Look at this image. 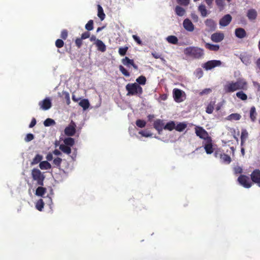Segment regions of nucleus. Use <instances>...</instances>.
Instances as JSON below:
<instances>
[{
  "mask_svg": "<svg viewBox=\"0 0 260 260\" xmlns=\"http://www.w3.org/2000/svg\"><path fill=\"white\" fill-rule=\"evenodd\" d=\"M248 83L243 78L239 79L236 81H228L223 85V90L226 93H232L237 90H246Z\"/></svg>",
  "mask_w": 260,
  "mask_h": 260,
  "instance_id": "obj_1",
  "label": "nucleus"
},
{
  "mask_svg": "<svg viewBox=\"0 0 260 260\" xmlns=\"http://www.w3.org/2000/svg\"><path fill=\"white\" fill-rule=\"evenodd\" d=\"M127 91L126 95H140L143 92L142 88L137 83H128L125 86Z\"/></svg>",
  "mask_w": 260,
  "mask_h": 260,
  "instance_id": "obj_2",
  "label": "nucleus"
},
{
  "mask_svg": "<svg viewBox=\"0 0 260 260\" xmlns=\"http://www.w3.org/2000/svg\"><path fill=\"white\" fill-rule=\"evenodd\" d=\"M184 53L185 55L194 58H200L203 56L204 50L197 47H189L185 49Z\"/></svg>",
  "mask_w": 260,
  "mask_h": 260,
  "instance_id": "obj_3",
  "label": "nucleus"
},
{
  "mask_svg": "<svg viewBox=\"0 0 260 260\" xmlns=\"http://www.w3.org/2000/svg\"><path fill=\"white\" fill-rule=\"evenodd\" d=\"M31 175L32 179L37 181L39 185H43V182L45 179V176L38 169H33L31 170Z\"/></svg>",
  "mask_w": 260,
  "mask_h": 260,
  "instance_id": "obj_4",
  "label": "nucleus"
},
{
  "mask_svg": "<svg viewBox=\"0 0 260 260\" xmlns=\"http://www.w3.org/2000/svg\"><path fill=\"white\" fill-rule=\"evenodd\" d=\"M173 95L174 100L177 103L182 102L185 99V92L178 88H175L173 89Z\"/></svg>",
  "mask_w": 260,
  "mask_h": 260,
  "instance_id": "obj_5",
  "label": "nucleus"
},
{
  "mask_svg": "<svg viewBox=\"0 0 260 260\" xmlns=\"http://www.w3.org/2000/svg\"><path fill=\"white\" fill-rule=\"evenodd\" d=\"M196 134L197 136L207 142H210L211 138L209 137L208 133L202 127L197 126L195 128Z\"/></svg>",
  "mask_w": 260,
  "mask_h": 260,
  "instance_id": "obj_6",
  "label": "nucleus"
},
{
  "mask_svg": "<svg viewBox=\"0 0 260 260\" xmlns=\"http://www.w3.org/2000/svg\"><path fill=\"white\" fill-rule=\"evenodd\" d=\"M40 109L46 111L50 109L52 107V101L49 97H47L44 100L40 101L38 104Z\"/></svg>",
  "mask_w": 260,
  "mask_h": 260,
  "instance_id": "obj_7",
  "label": "nucleus"
},
{
  "mask_svg": "<svg viewBox=\"0 0 260 260\" xmlns=\"http://www.w3.org/2000/svg\"><path fill=\"white\" fill-rule=\"evenodd\" d=\"M221 64V62L220 60H210L206 62L204 64L203 67L206 70H210L212 69L213 68L219 67Z\"/></svg>",
  "mask_w": 260,
  "mask_h": 260,
  "instance_id": "obj_8",
  "label": "nucleus"
},
{
  "mask_svg": "<svg viewBox=\"0 0 260 260\" xmlns=\"http://www.w3.org/2000/svg\"><path fill=\"white\" fill-rule=\"evenodd\" d=\"M76 124L71 121L70 124L64 129V134L68 136H73L76 133Z\"/></svg>",
  "mask_w": 260,
  "mask_h": 260,
  "instance_id": "obj_9",
  "label": "nucleus"
},
{
  "mask_svg": "<svg viewBox=\"0 0 260 260\" xmlns=\"http://www.w3.org/2000/svg\"><path fill=\"white\" fill-rule=\"evenodd\" d=\"M239 183L245 188H249L251 186V182L247 176H240L238 179Z\"/></svg>",
  "mask_w": 260,
  "mask_h": 260,
  "instance_id": "obj_10",
  "label": "nucleus"
},
{
  "mask_svg": "<svg viewBox=\"0 0 260 260\" xmlns=\"http://www.w3.org/2000/svg\"><path fill=\"white\" fill-rule=\"evenodd\" d=\"M205 24L206 26V30L208 31H213L216 27V24L215 21L211 19H207L205 21Z\"/></svg>",
  "mask_w": 260,
  "mask_h": 260,
  "instance_id": "obj_11",
  "label": "nucleus"
},
{
  "mask_svg": "<svg viewBox=\"0 0 260 260\" xmlns=\"http://www.w3.org/2000/svg\"><path fill=\"white\" fill-rule=\"evenodd\" d=\"M153 126L158 134H160L163 129H164L165 123L162 120L157 119L154 121Z\"/></svg>",
  "mask_w": 260,
  "mask_h": 260,
  "instance_id": "obj_12",
  "label": "nucleus"
},
{
  "mask_svg": "<svg viewBox=\"0 0 260 260\" xmlns=\"http://www.w3.org/2000/svg\"><path fill=\"white\" fill-rule=\"evenodd\" d=\"M121 62L122 64L127 67V68H131L133 67L135 70H138V66L135 64L134 61L133 59H129L127 57H125L121 60Z\"/></svg>",
  "mask_w": 260,
  "mask_h": 260,
  "instance_id": "obj_13",
  "label": "nucleus"
},
{
  "mask_svg": "<svg viewBox=\"0 0 260 260\" xmlns=\"http://www.w3.org/2000/svg\"><path fill=\"white\" fill-rule=\"evenodd\" d=\"M183 26L185 30L192 32L194 30V27L192 22L188 18L184 20Z\"/></svg>",
  "mask_w": 260,
  "mask_h": 260,
  "instance_id": "obj_14",
  "label": "nucleus"
},
{
  "mask_svg": "<svg viewBox=\"0 0 260 260\" xmlns=\"http://www.w3.org/2000/svg\"><path fill=\"white\" fill-rule=\"evenodd\" d=\"M224 34L222 32H216L213 34L211 36V40L215 43L222 41L224 39Z\"/></svg>",
  "mask_w": 260,
  "mask_h": 260,
  "instance_id": "obj_15",
  "label": "nucleus"
},
{
  "mask_svg": "<svg viewBox=\"0 0 260 260\" xmlns=\"http://www.w3.org/2000/svg\"><path fill=\"white\" fill-rule=\"evenodd\" d=\"M251 178L253 182L258 184L260 187V170H255L251 175Z\"/></svg>",
  "mask_w": 260,
  "mask_h": 260,
  "instance_id": "obj_16",
  "label": "nucleus"
},
{
  "mask_svg": "<svg viewBox=\"0 0 260 260\" xmlns=\"http://www.w3.org/2000/svg\"><path fill=\"white\" fill-rule=\"evenodd\" d=\"M214 155L216 157H218V156H219L221 161L223 163L229 164L231 161V158L230 156H229L228 155L225 154L224 153L219 154L218 152H216L214 153Z\"/></svg>",
  "mask_w": 260,
  "mask_h": 260,
  "instance_id": "obj_17",
  "label": "nucleus"
},
{
  "mask_svg": "<svg viewBox=\"0 0 260 260\" xmlns=\"http://www.w3.org/2000/svg\"><path fill=\"white\" fill-rule=\"evenodd\" d=\"M232 17L230 14L224 15L219 21V25L222 26H227L231 21Z\"/></svg>",
  "mask_w": 260,
  "mask_h": 260,
  "instance_id": "obj_18",
  "label": "nucleus"
},
{
  "mask_svg": "<svg viewBox=\"0 0 260 260\" xmlns=\"http://www.w3.org/2000/svg\"><path fill=\"white\" fill-rule=\"evenodd\" d=\"M94 44L98 50L101 52H105L106 50V46L105 44L100 40H96V42H94Z\"/></svg>",
  "mask_w": 260,
  "mask_h": 260,
  "instance_id": "obj_19",
  "label": "nucleus"
},
{
  "mask_svg": "<svg viewBox=\"0 0 260 260\" xmlns=\"http://www.w3.org/2000/svg\"><path fill=\"white\" fill-rule=\"evenodd\" d=\"M257 12L255 9H251L248 11L247 13V16L248 19L250 20H254L256 18Z\"/></svg>",
  "mask_w": 260,
  "mask_h": 260,
  "instance_id": "obj_20",
  "label": "nucleus"
},
{
  "mask_svg": "<svg viewBox=\"0 0 260 260\" xmlns=\"http://www.w3.org/2000/svg\"><path fill=\"white\" fill-rule=\"evenodd\" d=\"M246 31L242 28H238L235 29V35L238 38H244L246 36Z\"/></svg>",
  "mask_w": 260,
  "mask_h": 260,
  "instance_id": "obj_21",
  "label": "nucleus"
},
{
  "mask_svg": "<svg viewBox=\"0 0 260 260\" xmlns=\"http://www.w3.org/2000/svg\"><path fill=\"white\" fill-rule=\"evenodd\" d=\"M251 56L249 54H244L241 56V60L246 65H249L251 63Z\"/></svg>",
  "mask_w": 260,
  "mask_h": 260,
  "instance_id": "obj_22",
  "label": "nucleus"
},
{
  "mask_svg": "<svg viewBox=\"0 0 260 260\" xmlns=\"http://www.w3.org/2000/svg\"><path fill=\"white\" fill-rule=\"evenodd\" d=\"M198 11L200 12L201 15L203 17H206L208 14L206 6L203 4L199 6Z\"/></svg>",
  "mask_w": 260,
  "mask_h": 260,
  "instance_id": "obj_23",
  "label": "nucleus"
},
{
  "mask_svg": "<svg viewBox=\"0 0 260 260\" xmlns=\"http://www.w3.org/2000/svg\"><path fill=\"white\" fill-rule=\"evenodd\" d=\"M79 105L83 108V110L85 111L89 107L90 103L87 99H84L80 101Z\"/></svg>",
  "mask_w": 260,
  "mask_h": 260,
  "instance_id": "obj_24",
  "label": "nucleus"
},
{
  "mask_svg": "<svg viewBox=\"0 0 260 260\" xmlns=\"http://www.w3.org/2000/svg\"><path fill=\"white\" fill-rule=\"evenodd\" d=\"M206 143L205 144L204 149L207 154H211L213 152L211 140L210 142L206 141Z\"/></svg>",
  "mask_w": 260,
  "mask_h": 260,
  "instance_id": "obj_25",
  "label": "nucleus"
},
{
  "mask_svg": "<svg viewBox=\"0 0 260 260\" xmlns=\"http://www.w3.org/2000/svg\"><path fill=\"white\" fill-rule=\"evenodd\" d=\"M46 192V189L42 186L38 187L36 190L35 194L37 196L44 197V195Z\"/></svg>",
  "mask_w": 260,
  "mask_h": 260,
  "instance_id": "obj_26",
  "label": "nucleus"
},
{
  "mask_svg": "<svg viewBox=\"0 0 260 260\" xmlns=\"http://www.w3.org/2000/svg\"><path fill=\"white\" fill-rule=\"evenodd\" d=\"M39 167L41 170H48L51 169V165L48 161H42L40 162Z\"/></svg>",
  "mask_w": 260,
  "mask_h": 260,
  "instance_id": "obj_27",
  "label": "nucleus"
},
{
  "mask_svg": "<svg viewBox=\"0 0 260 260\" xmlns=\"http://www.w3.org/2000/svg\"><path fill=\"white\" fill-rule=\"evenodd\" d=\"M59 149L62 151L63 153L70 154L71 153V147L67 146L63 144H60L59 145Z\"/></svg>",
  "mask_w": 260,
  "mask_h": 260,
  "instance_id": "obj_28",
  "label": "nucleus"
},
{
  "mask_svg": "<svg viewBox=\"0 0 260 260\" xmlns=\"http://www.w3.org/2000/svg\"><path fill=\"white\" fill-rule=\"evenodd\" d=\"M205 47L211 51H217L219 49V46L218 45L212 44L208 43H205Z\"/></svg>",
  "mask_w": 260,
  "mask_h": 260,
  "instance_id": "obj_29",
  "label": "nucleus"
},
{
  "mask_svg": "<svg viewBox=\"0 0 260 260\" xmlns=\"http://www.w3.org/2000/svg\"><path fill=\"white\" fill-rule=\"evenodd\" d=\"M241 116L238 113H233L229 115L226 119L230 121L233 120H238L241 118Z\"/></svg>",
  "mask_w": 260,
  "mask_h": 260,
  "instance_id": "obj_30",
  "label": "nucleus"
},
{
  "mask_svg": "<svg viewBox=\"0 0 260 260\" xmlns=\"http://www.w3.org/2000/svg\"><path fill=\"white\" fill-rule=\"evenodd\" d=\"M98 16L101 21H103L105 18V14L104 13L103 9L101 5H98Z\"/></svg>",
  "mask_w": 260,
  "mask_h": 260,
  "instance_id": "obj_31",
  "label": "nucleus"
},
{
  "mask_svg": "<svg viewBox=\"0 0 260 260\" xmlns=\"http://www.w3.org/2000/svg\"><path fill=\"white\" fill-rule=\"evenodd\" d=\"M63 143H64L63 144L71 147L74 145V144L75 143V141L73 138L68 137V138H65L63 140Z\"/></svg>",
  "mask_w": 260,
  "mask_h": 260,
  "instance_id": "obj_32",
  "label": "nucleus"
},
{
  "mask_svg": "<svg viewBox=\"0 0 260 260\" xmlns=\"http://www.w3.org/2000/svg\"><path fill=\"white\" fill-rule=\"evenodd\" d=\"M175 11L176 14L179 16H183L185 13V9L178 6L176 7Z\"/></svg>",
  "mask_w": 260,
  "mask_h": 260,
  "instance_id": "obj_33",
  "label": "nucleus"
},
{
  "mask_svg": "<svg viewBox=\"0 0 260 260\" xmlns=\"http://www.w3.org/2000/svg\"><path fill=\"white\" fill-rule=\"evenodd\" d=\"M174 129H175V122L171 121L168 122L166 124H165L164 129H167L171 131Z\"/></svg>",
  "mask_w": 260,
  "mask_h": 260,
  "instance_id": "obj_34",
  "label": "nucleus"
},
{
  "mask_svg": "<svg viewBox=\"0 0 260 260\" xmlns=\"http://www.w3.org/2000/svg\"><path fill=\"white\" fill-rule=\"evenodd\" d=\"M236 95L238 99L242 101H246L247 99V95L243 92V90L237 92Z\"/></svg>",
  "mask_w": 260,
  "mask_h": 260,
  "instance_id": "obj_35",
  "label": "nucleus"
},
{
  "mask_svg": "<svg viewBox=\"0 0 260 260\" xmlns=\"http://www.w3.org/2000/svg\"><path fill=\"white\" fill-rule=\"evenodd\" d=\"M44 202L42 199L39 200L36 203V208L37 210L40 211H41L44 206Z\"/></svg>",
  "mask_w": 260,
  "mask_h": 260,
  "instance_id": "obj_36",
  "label": "nucleus"
},
{
  "mask_svg": "<svg viewBox=\"0 0 260 260\" xmlns=\"http://www.w3.org/2000/svg\"><path fill=\"white\" fill-rule=\"evenodd\" d=\"M167 41L171 44H176L178 43V40L175 36H169L166 38Z\"/></svg>",
  "mask_w": 260,
  "mask_h": 260,
  "instance_id": "obj_37",
  "label": "nucleus"
},
{
  "mask_svg": "<svg viewBox=\"0 0 260 260\" xmlns=\"http://www.w3.org/2000/svg\"><path fill=\"white\" fill-rule=\"evenodd\" d=\"M187 127V124L185 123H179L176 125H175V129L179 132L183 131Z\"/></svg>",
  "mask_w": 260,
  "mask_h": 260,
  "instance_id": "obj_38",
  "label": "nucleus"
},
{
  "mask_svg": "<svg viewBox=\"0 0 260 260\" xmlns=\"http://www.w3.org/2000/svg\"><path fill=\"white\" fill-rule=\"evenodd\" d=\"M256 115L255 108L254 107H251L250 111V117L252 121H254L256 119Z\"/></svg>",
  "mask_w": 260,
  "mask_h": 260,
  "instance_id": "obj_39",
  "label": "nucleus"
},
{
  "mask_svg": "<svg viewBox=\"0 0 260 260\" xmlns=\"http://www.w3.org/2000/svg\"><path fill=\"white\" fill-rule=\"evenodd\" d=\"M136 82L139 85H144L146 82V78L143 76H141L137 78Z\"/></svg>",
  "mask_w": 260,
  "mask_h": 260,
  "instance_id": "obj_40",
  "label": "nucleus"
},
{
  "mask_svg": "<svg viewBox=\"0 0 260 260\" xmlns=\"http://www.w3.org/2000/svg\"><path fill=\"white\" fill-rule=\"evenodd\" d=\"M43 159V156L40 154H37L35 157L32 159L31 164L32 165H36L40 162L41 160Z\"/></svg>",
  "mask_w": 260,
  "mask_h": 260,
  "instance_id": "obj_41",
  "label": "nucleus"
},
{
  "mask_svg": "<svg viewBox=\"0 0 260 260\" xmlns=\"http://www.w3.org/2000/svg\"><path fill=\"white\" fill-rule=\"evenodd\" d=\"M214 102H210L207 107L206 111L208 114H211L214 109Z\"/></svg>",
  "mask_w": 260,
  "mask_h": 260,
  "instance_id": "obj_42",
  "label": "nucleus"
},
{
  "mask_svg": "<svg viewBox=\"0 0 260 260\" xmlns=\"http://www.w3.org/2000/svg\"><path fill=\"white\" fill-rule=\"evenodd\" d=\"M55 124V121L51 118H47L44 121V125L45 126H49Z\"/></svg>",
  "mask_w": 260,
  "mask_h": 260,
  "instance_id": "obj_43",
  "label": "nucleus"
},
{
  "mask_svg": "<svg viewBox=\"0 0 260 260\" xmlns=\"http://www.w3.org/2000/svg\"><path fill=\"white\" fill-rule=\"evenodd\" d=\"M248 137V133L246 130L243 129L241 133V144L242 145L243 143L244 142V141L246 140V139Z\"/></svg>",
  "mask_w": 260,
  "mask_h": 260,
  "instance_id": "obj_44",
  "label": "nucleus"
},
{
  "mask_svg": "<svg viewBox=\"0 0 260 260\" xmlns=\"http://www.w3.org/2000/svg\"><path fill=\"white\" fill-rule=\"evenodd\" d=\"M119 69L121 73L125 77H129L130 76L129 73L122 66H119Z\"/></svg>",
  "mask_w": 260,
  "mask_h": 260,
  "instance_id": "obj_45",
  "label": "nucleus"
},
{
  "mask_svg": "<svg viewBox=\"0 0 260 260\" xmlns=\"http://www.w3.org/2000/svg\"><path fill=\"white\" fill-rule=\"evenodd\" d=\"M195 76L198 79L201 78L203 75V72L200 68L197 69L194 72Z\"/></svg>",
  "mask_w": 260,
  "mask_h": 260,
  "instance_id": "obj_46",
  "label": "nucleus"
},
{
  "mask_svg": "<svg viewBox=\"0 0 260 260\" xmlns=\"http://www.w3.org/2000/svg\"><path fill=\"white\" fill-rule=\"evenodd\" d=\"M93 20H90L89 21H88V22L85 25V28L87 30H92L93 28Z\"/></svg>",
  "mask_w": 260,
  "mask_h": 260,
  "instance_id": "obj_47",
  "label": "nucleus"
},
{
  "mask_svg": "<svg viewBox=\"0 0 260 260\" xmlns=\"http://www.w3.org/2000/svg\"><path fill=\"white\" fill-rule=\"evenodd\" d=\"M139 133L145 137H150L152 136V133L147 131H141Z\"/></svg>",
  "mask_w": 260,
  "mask_h": 260,
  "instance_id": "obj_48",
  "label": "nucleus"
},
{
  "mask_svg": "<svg viewBox=\"0 0 260 260\" xmlns=\"http://www.w3.org/2000/svg\"><path fill=\"white\" fill-rule=\"evenodd\" d=\"M136 123L137 126L141 128L144 127L146 125V122L141 119L137 120Z\"/></svg>",
  "mask_w": 260,
  "mask_h": 260,
  "instance_id": "obj_49",
  "label": "nucleus"
},
{
  "mask_svg": "<svg viewBox=\"0 0 260 260\" xmlns=\"http://www.w3.org/2000/svg\"><path fill=\"white\" fill-rule=\"evenodd\" d=\"M127 49V47H120L119 49L118 52L121 56H124L126 54Z\"/></svg>",
  "mask_w": 260,
  "mask_h": 260,
  "instance_id": "obj_50",
  "label": "nucleus"
},
{
  "mask_svg": "<svg viewBox=\"0 0 260 260\" xmlns=\"http://www.w3.org/2000/svg\"><path fill=\"white\" fill-rule=\"evenodd\" d=\"M44 198L45 199L46 203L50 206V208H51V206L52 205V200L51 197L47 196L46 197Z\"/></svg>",
  "mask_w": 260,
  "mask_h": 260,
  "instance_id": "obj_51",
  "label": "nucleus"
},
{
  "mask_svg": "<svg viewBox=\"0 0 260 260\" xmlns=\"http://www.w3.org/2000/svg\"><path fill=\"white\" fill-rule=\"evenodd\" d=\"M62 161V159L59 157H57L54 159L53 160V164L56 167H59L61 162Z\"/></svg>",
  "mask_w": 260,
  "mask_h": 260,
  "instance_id": "obj_52",
  "label": "nucleus"
},
{
  "mask_svg": "<svg viewBox=\"0 0 260 260\" xmlns=\"http://www.w3.org/2000/svg\"><path fill=\"white\" fill-rule=\"evenodd\" d=\"M215 3L218 7L221 9H222L225 5L223 0H215Z\"/></svg>",
  "mask_w": 260,
  "mask_h": 260,
  "instance_id": "obj_53",
  "label": "nucleus"
},
{
  "mask_svg": "<svg viewBox=\"0 0 260 260\" xmlns=\"http://www.w3.org/2000/svg\"><path fill=\"white\" fill-rule=\"evenodd\" d=\"M34 139V136L32 134H27L25 137V142H29L32 140Z\"/></svg>",
  "mask_w": 260,
  "mask_h": 260,
  "instance_id": "obj_54",
  "label": "nucleus"
},
{
  "mask_svg": "<svg viewBox=\"0 0 260 260\" xmlns=\"http://www.w3.org/2000/svg\"><path fill=\"white\" fill-rule=\"evenodd\" d=\"M64 44L63 41L60 39H57L55 42V45L58 48H61L63 47Z\"/></svg>",
  "mask_w": 260,
  "mask_h": 260,
  "instance_id": "obj_55",
  "label": "nucleus"
},
{
  "mask_svg": "<svg viewBox=\"0 0 260 260\" xmlns=\"http://www.w3.org/2000/svg\"><path fill=\"white\" fill-rule=\"evenodd\" d=\"M211 92L210 88H206L203 90L200 93V95H202L204 94H208Z\"/></svg>",
  "mask_w": 260,
  "mask_h": 260,
  "instance_id": "obj_56",
  "label": "nucleus"
},
{
  "mask_svg": "<svg viewBox=\"0 0 260 260\" xmlns=\"http://www.w3.org/2000/svg\"><path fill=\"white\" fill-rule=\"evenodd\" d=\"M65 95V99L66 100L67 104L69 105L71 103L70 94L68 92H66L64 93Z\"/></svg>",
  "mask_w": 260,
  "mask_h": 260,
  "instance_id": "obj_57",
  "label": "nucleus"
},
{
  "mask_svg": "<svg viewBox=\"0 0 260 260\" xmlns=\"http://www.w3.org/2000/svg\"><path fill=\"white\" fill-rule=\"evenodd\" d=\"M133 38L134 40L139 45L142 44V41L140 40V38L136 35H133Z\"/></svg>",
  "mask_w": 260,
  "mask_h": 260,
  "instance_id": "obj_58",
  "label": "nucleus"
},
{
  "mask_svg": "<svg viewBox=\"0 0 260 260\" xmlns=\"http://www.w3.org/2000/svg\"><path fill=\"white\" fill-rule=\"evenodd\" d=\"M152 55L155 58H160L162 60L165 61V59L164 58L161 57V55L159 54L158 53H155V52H152L151 53Z\"/></svg>",
  "mask_w": 260,
  "mask_h": 260,
  "instance_id": "obj_59",
  "label": "nucleus"
},
{
  "mask_svg": "<svg viewBox=\"0 0 260 260\" xmlns=\"http://www.w3.org/2000/svg\"><path fill=\"white\" fill-rule=\"evenodd\" d=\"M68 37V32L66 30H63L61 33V37L63 39H66Z\"/></svg>",
  "mask_w": 260,
  "mask_h": 260,
  "instance_id": "obj_60",
  "label": "nucleus"
},
{
  "mask_svg": "<svg viewBox=\"0 0 260 260\" xmlns=\"http://www.w3.org/2000/svg\"><path fill=\"white\" fill-rule=\"evenodd\" d=\"M191 17L194 22H198L199 20L198 16L195 13H191Z\"/></svg>",
  "mask_w": 260,
  "mask_h": 260,
  "instance_id": "obj_61",
  "label": "nucleus"
},
{
  "mask_svg": "<svg viewBox=\"0 0 260 260\" xmlns=\"http://www.w3.org/2000/svg\"><path fill=\"white\" fill-rule=\"evenodd\" d=\"M75 43L76 45L78 46V47H80L82 44V39L80 38L77 39L75 41Z\"/></svg>",
  "mask_w": 260,
  "mask_h": 260,
  "instance_id": "obj_62",
  "label": "nucleus"
},
{
  "mask_svg": "<svg viewBox=\"0 0 260 260\" xmlns=\"http://www.w3.org/2000/svg\"><path fill=\"white\" fill-rule=\"evenodd\" d=\"M90 36V34L89 32H85L83 34H82V36H81V39L83 40V39H87V38H88Z\"/></svg>",
  "mask_w": 260,
  "mask_h": 260,
  "instance_id": "obj_63",
  "label": "nucleus"
},
{
  "mask_svg": "<svg viewBox=\"0 0 260 260\" xmlns=\"http://www.w3.org/2000/svg\"><path fill=\"white\" fill-rule=\"evenodd\" d=\"M234 171L236 174L241 173L242 172V169L240 167L237 166L234 168Z\"/></svg>",
  "mask_w": 260,
  "mask_h": 260,
  "instance_id": "obj_64",
  "label": "nucleus"
}]
</instances>
